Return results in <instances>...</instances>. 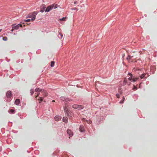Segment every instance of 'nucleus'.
<instances>
[{
	"instance_id": "6e6552de",
	"label": "nucleus",
	"mask_w": 157,
	"mask_h": 157,
	"mask_svg": "<svg viewBox=\"0 0 157 157\" xmlns=\"http://www.w3.org/2000/svg\"><path fill=\"white\" fill-rule=\"evenodd\" d=\"M129 76V77H128V79L129 81H131L132 79L133 78L134 76L130 72H128V76Z\"/></svg>"
},
{
	"instance_id": "a878e982",
	"label": "nucleus",
	"mask_w": 157,
	"mask_h": 157,
	"mask_svg": "<svg viewBox=\"0 0 157 157\" xmlns=\"http://www.w3.org/2000/svg\"><path fill=\"white\" fill-rule=\"evenodd\" d=\"M133 87L132 88L133 90H135L137 89V87L135 85H133Z\"/></svg>"
},
{
	"instance_id": "a211bd4d",
	"label": "nucleus",
	"mask_w": 157,
	"mask_h": 157,
	"mask_svg": "<svg viewBox=\"0 0 157 157\" xmlns=\"http://www.w3.org/2000/svg\"><path fill=\"white\" fill-rule=\"evenodd\" d=\"M43 96L44 97H46L48 95V93L47 92L44 91V92H42Z\"/></svg>"
},
{
	"instance_id": "f03ea898",
	"label": "nucleus",
	"mask_w": 157,
	"mask_h": 157,
	"mask_svg": "<svg viewBox=\"0 0 157 157\" xmlns=\"http://www.w3.org/2000/svg\"><path fill=\"white\" fill-rule=\"evenodd\" d=\"M38 14V12L36 11L33 12L32 13H30L29 14V17L31 18V20L32 21H34L36 18V17Z\"/></svg>"
},
{
	"instance_id": "c9c22d12",
	"label": "nucleus",
	"mask_w": 157,
	"mask_h": 157,
	"mask_svg": "<svg viewBox=\"0 0 157 157\" xmlns=\"http://www.w3.org/2000/svg\"><path fill=\"white\" fill-rule=\"evenodd\" d=\"M77 3V2L76 1H75L74 2V4H76V3Z\"/></svg>"
},
{
	"instance_id": "1a4fd4ad",
	"label": "nucleus",
	"mask_w": 157,
	"mask_h": 157,
	"mask_svg": "<svg viewBox=\"0 0 157 157\" xmlns=\"http://www.w3.org/2000/svg\"><path fill=\"white\" fill-rule=\"evenodd\" d=\"M67 134L69 136L71 137H72L73 136V134L72 132L70 129H67Z\"/></svg>"
},
{
	"instance_id": "e433bc0d",
	"label": "nucleus",
	"mask_w": 157,
	"mask_h": 157,
	"mask_svg": "<svg viewBox=\"0 0 157 157\" xmlns=\"http://www.w3.org/2000/svg\"><path fill=\"white\" fill-rule=\"evenodd\" d=\"M15 29H13V27H12V29L11 30V32H13L14 30H15Z\"/></svg>"
},
{
	"instance_id": "4be33fe9",
	"label": "nucleus",
	"mask_w": 157,
	"mask_h": 157,
	"mask_svg": "<svg viewBox=\"0 0 157 157\" xmlns=\"http://www.w3.org/2000/svg\"><path fill=\"white\" fill-rule=\"evenodd\" d=\"M60 99L62 100L63 101H66L67 100V98L64 97L63 96H62L60 97Z\"/></svg>"
},
{
	"instance_id": "9b49d317",
	"label": "nucleus",
	"mask_w": 157,
	"mask_h": 157,
	"mask_svg": "<svg viewBox=\"0 0 157 157\" xmlns=\"http://www.w3.org/2000/svg\"><path fill=\"white\" fill-rule=\"evenodd\" d=\"M85 131V130L83 126L82 125H81L79 127V131L81 132H84Z\"/></svg>"
},
{
	"instance_id": "f704fd0d",
	"label": "nucleus",
	"mask_w": 157,
	"mask_h": 157,
	"mask_svg": "<svg viewBox=\"0 0 157 157\" xmlns=\"http://www.w3.org/2000/svg\"><path fill=\"white\" fill-rule=\"evenodd\" d=\"M67 101H72V100L71 99H69V98H67Z\"/></svg>"
},
{
	"instance_id": "b1692460",
	"label": "nucleus",
	"mask_w": 157,
	"mask_h": 157,
	"mask_svg": "<svg viewBox=\"0 0 157 157\" xmlns=\"http://www.w3.org/2000/svg\"><path fill=\"white\" fill-rule=\"evenodd\" d=\"M44 99V98L42 97H40L39 98V99H38L40 100L39 103H40Z\"/></svg>"
},
{
	"instance_id": "a19ab883",
	"label": "nucleus",
	"mask_w": 157,
	"mask_h": 157,
	"mask_svg": "<svg viewBox=\"0 0 157 157\" xmlns=\"http://www.w3.org/2000/svg\"><path fill=\"white\" fill-rule=\"evenodd\" d=\"M1 146H0V151H1Z\"/></svg>"
},
{
	"instance_id": "20e7f679",
	"label": "nucleus",
	"mask_w": 157,
	"mask_h": 157,
	"mask_svg": "<svg viewBox=\"0 0 157 157\" xmlns=\"http://www.w3.org/2000/svg\"><path fill=\"white\" fill-rule=\"evenodd\" d=\"M72 107L75 109H83L84 107V106L82 105H79L76 104H75L72 106Z\"/></svg>"
},
{
	"instance_id": "f257e3e1",
	"label": "nucleus",
	"mask_w": 157,
	"mask_h": 157,
	"mask_svg": "<svg viewBox=\"0 0 157 157\" xmlns=\"http://www.w3.org/2000/svg\"><path fill=\"white\" fill-rule=\"evenodd\" d=\"M59 6L57 4L55 5L54 4L50 5L48 6L45 10V12H49L51 10H52L53 9H55L57 8Z\"/></svg>"
},
{
	"instance_id": "72a5a7b5",
	"label": "nucleus",
	"mask_w": 157,
	"mask_h": 157,
	"mask_svg": "<svg viewBox=\"0 0 157 157\" xmlns=\"http://www.w3.org/2000/svg\"><path fill=\"white\" fill-rule=\"evenodd\" d=\"M6 60L8 62H9L10 61V59H8L7 57L6 58Z\"/></svg>"
},
{
	"instance_id": "9d476101",
	"label": "nucleus",
	"mask_w": 157,
	"mask_h": 157,
	"mask_svg": "<svg viewBox=\"0 0 157 157\" xmlns=\"http://www.w3.org/2000/svg\"><path fill=\"white\" fill-rule=\"evenodd\" d=\"M6 96L7 98H10L12 96V93L11 91H8L6 93Z\"/></svg>"
},
{
	"instance_id": "c756f323",
	"label": "nucleus",
	"mask_w": 157,
	"mask_h": 157,
	"mask_svg": "<svg viewBox=\"0 0 157 157\" xmlns=\"http://www.w3.org/2000/svg\"><path fill=\"white\" fill-rule=\"evenodd\" d=\"M118 92H119L121 94H122V91L121 90V89L120 88H118Z\"/></svg>"
},
{
	"instance_id": "4468645a",
	"label": "nucleus",
	"mask_w": 157,
	"mask_h": 157,
	"mask_svg": "<svg viewBox=\"0 0 157 157\" xmlns=\"http://www.w3.org/2000/svg\"><path fill=\"white\" fill-rule=\"evenodd\" d=\"M20 103V100L19 99H17L14 102V104H16V105H19Z\"/></svg>"
},
{
	"instance_id": "dca6fc26",
	"label": "nucleus",
	"mask_w": 157,
	"mask_h": 157,
	"mask_svg": "<svg viewBox=\"0 0 157 157\" xmlns=\"http://www.w3.org/2000/svg\"><path fill=\"white\" fill-rule=\"evenodd\" d=\"M63 121L65 123H67L68 122L67 118V117H64L63 118Z\"/></svg>"
},
{
	"instance_id": "f8f14e48",
	"label": "nucleus",
	"mask_w": 157,
	"mask_h": 157,
	"mask_svg": "<svg viewBox=\"0 0 157 157\" xmlns=\"http://www.w3.org/2000/svg\"><path fill=\"white\" fill-rule=\"evenodd\" d=\"M61 118V117L59 116H56L54 117L55 120L56 121H59Z\"/></svg>"
},
{
	"instance_id": "0eeeda50",
	"label": "nucleus",
	"mask_w": 157,
	"mask_h": 157,
	"mask_svg": "<svg viewBox=\"0 0 157 157\" xmlns=\"http://www.w3.org/2000/svg\"><path fill=\"white\" fill-rule=\"evenodd\" d=\"M140 76L141 79H145L146 78H147V77L148 76V75L146 73H143L141 75H140Z\"/></svg>"
},
{
	"instance_id": "bb28decb",
	"label": "nucleus",
	"mask_w": 157,
	"mask_h": 157,
	"mask_svg": "<svg viewBox=\"0 0 157 157\" xmlns=\"http://www.w3.org/2000/svg\"><path fill=\"white\" fill-rule=\"evenodd\" d=\"M31 95H32L34 93V91L33 89H31L30 90Z\"/></svg>"
},
{
	"instance_id": "ea45409f",
	"label": "nucleus",
	"mask_w": 157,
	"mask_h": 157,
	"mask_svg": "<svg viewBox=\"0 0 157 157\" xmlns=\"http://www.w3.org/2000/svg\"><path fill=\"white\" fill-rule=\"evenodd\" d=\"M39 95V94H37V96L36 97H37V96H38V95Z\"/></svg>"
},
{
	"instance_id": "ddd939ff",
	"label": "nucleus",
	"mask_w": 157,
	"mask_h": 157,
	"mask_svg": "<svg viewBox=\"0 0 157 157\" xmlns=\"http://www.w3.org/2000/svg\"><path fill=\"white\" fill-rule=\"evenodd\" d=\"M67 101H66L65 102V106H64L63 107V109H64V111H65V112H67Z\"/></svg>"
},
{
	"instance_id": "412c9836",
	"label": "nucleus",
	"mask_w": 157,
	"mask_h": 157,
	"mask_svg": "<svg viewBox=\"0 0 157 157\" xmlns=\"http://www.w3.org/2000/svg\"><path fill=\"white\" fill-rule=\"evenodd\" d=\"M125 98L124 96L122 97V100L120 101L119 103L120 104H122L124 103V100Z\"/></svg>"
},
{
	"instance_id": "39448f33",
	"label": "nucleus",
	"mask_w": 157,
	"mask_h": 157,
	"mask_svg": "<svg viewBox=\"0 0 157 157\" xmlns=\"http://www.w3.org/2000/svg\"><path fill=\"white\" fill-rule=\"evenodd\" d=\"M12 26L13 27V29L17 30L19 29V27H22V25L20 24H18L16 25H15V24H13Z\"/></svg>"
},
{
	"instance_id": "473e14b6",
	"label": "nucleus",
	"mask_w": 157,
	"mask_h": 157,
	"mask_svg": "<svg viewBox=\"0 0 157 157\" xmlns=\"http://www.w3.org/2000/svg\"><path fill=\"white\" fill-rule=\"evenodd\" d=\"M116 96L117 98H120V94H116Z\"/></svg>"
},
{
	"instance_id": "5701e85b",
	"label": "nucleus",
	"mask_w": 157,
	"mask_h": 157,
	"mask_svg": "<svg viewBox=\"0 0 157 157\" xmlns=\"http://www.w3.org/2000/svg\"><path fill=\"white\" fill-rule=\"evenodd\" d=\"M67 19V17H63L62 18H60L59 19L60 21H65Z\"/></svg>"
},
{
	"instance_id": "c85d7f7f",
	"label": "nucleus",
	"mask_w": 157,
	"mask_h": 157,
	"mask_svg": "<svg viewBox=\"0 0 157 157\" xmlns=\"http://www.w3.org/2000/svg\"><path fill=\"white\" fill-rule=\"evenodd\" d=\"M71 10H76L77 11L78 10V9L77 8H71Z\"/></svg>"
},
{
	"instance_id": "c03bdc74",
	"label": "nucleus",
	"mask_w": 157,
	"mask_h": 157,
	"mask_svg": "<svg viewBox=\"0 0 157 157\" xmlns=\"http://www.w3.org/2000/svg\"><path fill=\"white\" fill-rule=\"evenodd\" d=\"M36 53H38V51H37L36 52Z\"/></svg>"
},
{
	"instance_id": "6ab92c4d",
	"label": "nucleus",
	"mask_w": 157,
	"mask_h": 157,
	"mask_svg": "<svg viewBox=\"0 0 157 157\" xmlns=\"http://www.w3.org/2000/svg\"><path fill=\"white\" fill-rule=\"evenodd\" d=\"M63 34L61 33H59V34L58 36V37L59 38V39H62L63 37Z\"/></svg>"
},
{
	"instance_id": "4c0bfd02",
	"label": "nucleus",
	"mask_w": 157,
	"mask_h": 157,
	"mask_svg": "<svg viewBox=\"0 0 157 157\" xmlns=\"http://www.w3.org/2000/svg\"><path fill=\"white\" fill-rule=\"evenodd\" d=\"M21 63H22L23 62V59L21 60Z\"/></svg>"
},
{
	"instance_id": "423d86ee",
	"label": "nucleus",
	"mask_w": 157,
	"mask_h": 157,
	"mask_svg": "<svg viewBox=\"0 0 157 157\" xmlns=\"http://www.w3.org/2000/svg\"><path fill=\"white\" fill-rule=\"evenodd\" d=\"M46 7V6L44 4H42L40 7V12L41 13L44 12L45 11Z\"/></svg>"
},
{
	"instance_id": "cd10ccee",
	"label": "nucleus",
	"mask_w": 157,
	"mask_h": 157,
	"mask_svg": "<svg viewBox=\"0 0 157 157\" xmlns=\"http://www.w3.org/2000/svg\"><path fill=\"white\" fill-rule=\"evenodd\" d=\"M2 39L4 41H6L7 40V38L6 37L4 36L3 37Z\"/></svg>"
},
{
	"instance_id": "7ed1b4c3",
	"label": "nucleus",
	"mask_w": 157,
	"mask_h": 157,
	"mask_svg": "<svg viewBox=\"0 0 157 157\" xmlns=\"http://www.w3.org/2000/svg\"><path fill=\"white\" fill-rule=\"evenodd\" d=\"M130 82H128V80L126 78L124 77V78L123 80L122 83V85L123 86H124L126 84H127L128 86H129L131 84Z\"/></svg>"
},
{
	"instance_id": "79ce46f5",
	"label": "nucleus",
	"mask_w": 157,
	"mask_h": 157,
	"mask_svg": "<svg viewBox=\"0 0 157 157\" xmlns=\"http://www.w3.org/2000/svg\"><path fill=\"white\" fill-rule=\"evenodd\" d=\"M2 31V29H0V32L1 31Z\"/></svg>"
},
{
	"instance_id": "58836bf2",
	"label": "nucleus",
	"mask_w": 157,
	"mask_h": 157,
	"mask_svg": "<svg viewBox=\"0 0 157 157\" xmlns=\"http://www.w3.org/2000/svg\"><path fill=\"white\" fill-rule=\"evenodd\" d=\"M129 56H130V59H131L133 57V56H130L129 55Z\"/></svg>"
},
{
	"instance_id": "2eb2a0df",
	"label": "nucleus",
	"mask_w": 157,
	"mask_h": 157,
	"mask_svg": "<svg viewBox=\"0 0 157 157\" xmlns=\"http://www.w3.org/2000/svg\"><path fill=\"white\" fill-rule=\"evenodd\" d=\"M139 78L137 77H135L133 78L132 79V81L130 82H136L138 79Z\"/></svg>"
},
{
	"instance_id": "37998d69",
	"label": "nucleus",
	"mask_w": 157,
	"mask_h": 157,
	"mask_svg": "<svg viewBox=\"0 0 157 157\" xmlns=\"http://www.w3.org/2000/svg\"><path fill=\"white\" fill-rule=\"evenodd\" d=\"M19 61H17V63H19Z\"/></svg>"
},
{
	"instance_id": "a18cd8bd",
	"label": "nucleus",
	"mask_w": 157,
	"mask_h": 157,
	"mask_svg": "<svg viewBox=\"0 0 157 157\" xmlns=\"http://www.w3.org/2000/svg\"><path fill=\"white\" fill-rule=\"evenodd\" d=\"M53 101V102H54V101H54V100H53V101Z\"/></svg>"
},
{
	"instance_id": "393cba45",
	"label": "nucleus",
	"mask_w": 157,
	"mask_h": 157,
	"mask_svg": "<svg viewBox=\"0 0 157 157\" xmlns=\"http://www.w3.org/2000/svg\"><path fill=\"white\" fill-rule=\"evenodd\" d=\"M55 64V62L54 61H52L51 62L50 66L51 67H52L54 66Z\"/></svg>"
},
{
	"instance_id": "f3484780",
	"label": "nucleus",
	"mask_w": 157,
	"mask_h": 157,
	"mask_svg": "<svg viewBox=\"0 0 157 157\" xmlns=\"http://www.w3.org/2000/svg\"><path fill=\"white\" fill-rule=\"evenodd\" d=\"M9 113L10 114L14 113H15V110L13 109H10L9 111Z\"/></svg>"
},
{
	"instance_id": "2f4dec72",
	"label": "nucleus",
	"mask_w": 157,
	"mask_h": 157,
	"mask_svg": "<svg viewBox=\"0 0 157 157\" xmlns=\"http://www.w3.org/2000/svg\"><path fill=\"white\" fill-rule=\"evenodd\" d=\"M31 20L30 19H27L25 20V21L26 22H29Z\"/></svg>"
},
{
	"instance_id": "aec40b11",
	"label": "nucleus",
	"mask_w": 157,
	"mask_h": 157,
	"mask_svg": "<svg viewBox=\"0 0 157 157\" xmlns=\"http://www.w3.org/2000/svg\"><path fill=\"white\" fill-rule=\"evenodd\" d=\"M35 91L36 92H40L41 91V90L39 88H36L35 89Z\"/></svg>"
},
{
	"instance_id": "7c9ffc66",
	"label": "nucleus",
	"mask_w": 157,
	"mask_h": 157,
	"mask_svg": "<svg viewBox=\"0 0 157 157\" xmlns=\"http://www.w3.org/2000/svg\"><path fill=\"white\" fill-rule=\"evenodd\" d=\"M130 56H129V55H128V57L126 58V59L127 60L129 61L131 59H130Z\"/></svg>"
}]
</instances>
